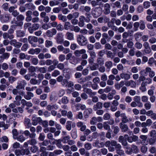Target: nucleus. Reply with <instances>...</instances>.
Returning a JSON list of instances; mask_svg holds the SVG:
<instances>
[{"label": "nucleus", "mask_w": 156, "mask_h": 156, "mask_svg": "<svg viewBox=\"0 0 156 156\" xmlns=\"http://www.w3.org/2000/svg\"><path fill=\"white\" fill-rule=\"evenodd\" d=\"M61 140L60 139H58L57 140V142H56L55 144L59 148H62L63 146L62 144H61Z\"/></svg>", "instance_id": "a211bd4d"}, {"label": "nucleus", "mask_w": 156, "mask_h": 156, "mask_svg": "<svg viewBox=\"0 0 156 156\" xmlns=\"http://www.w3.org/2000/svg\"><path fill=\"white\" fill-rule=\"evenodd\" d=\"M112 129H114L113 132L115 134L118 133L119 130V128L118 126H112Z\"/></svg>", "instance_id": "aec40b11"}, {"label": "nucleus", "mask_w": 156, "mask_h": 156, "mask_svg": "<svg viewBox=\"0 0 156 156\" xmlns=\"http://www.w3.org/2000/svg\"><path fill=\"white\" fill-rule=\"evenodd\" d=\"M105 66L107 67H110L112 66V62L111 61H108L105 62Z\"/></svg>", "instance_id": "052dcab7"}, {"label": "nucleus", "mask_w": 156, "mask_h": 156, "mask_svg": "<svg viewBox=\"0 0 156 156\" xmlns=\"http://www.w3.org/2000/svg\"><path fill=\"white\" fill-rule=\"evenodd\" d=\"M52 41L46 40L45 41V46L46 47H49L50 46H52Z\"/></svg>", "instance_id": "ea45409f"}, {"label": "nucleus", "mask_w": 156, "mask_h": 156, "mask_svg": "<svg viewBox=\"0 0 156 156\" xmlns=\"http://www.w3.org/2000/svg\"><path fill=\"white\" fill-rule=\"evenodd\" d=\"M32 124L34 126H36L38 124V122L35 119V117H33L32 118Z\"/></svg>", "instance_id": "864d4df0"}, {"label": "nucleus", "mask_w": 156, "mask_h": 156, "mask_svg": "<svg viewBox=\"0 0 156 156\" xmlns=\"http://www.w3.org/2000/svg\"><path fill=\"white\" fill-rule=\"evenodd\" d=\"M9 4L7 3H4L2 5V8L5 11H7L8 9Z\"/></svg>", "instance_id": "58836bf2"}, {"label": "nucleus", "mask_w": 156, "mask_h": 156, "mask_svg": "<svg viewBox=\"0 0 156 156\" xmlns=\"http://www.w3.org/2000/svg\"><path fill=\"white\" fill-rule=\"evenodd\" d=\"M77 41L78 44L80 46L85 45L87 43V39L82 35H80L78 36Z\"/></svg>", "instance_id": "f257e3e1"}, {"label": "nucleus", "mask_w": 156, "mask_h": 156, "mask_svg": "<svg viewBox=\"0 0 156 156\" xmlns=\"http://www.w3.org/2000/svg\"><path fill=\"white\" fill-rule=\"evenodd\" d=\"M2 69L4 70H6L8 68V65L6 63H3L2 66Z\"/></svg>", "instance_id": "4d7b16f0"}, {"label": "nucleus", "mask_w": 156, "mask_h": 156, "mask_svg": "<svg viewBox=\"0 0 156 156\" xmlns=\"http://www.w3.org/2000/svg\"><path fill=\"white\" fill-rule=\"evenodd\" d=\"M17 35L19 37H22L24 36V33L21 30H19L17 32Z\"/></svg>", "instance_id": "e433bc0d"}, {"label": "nucleus", "mask_w": 156, "mask_h": 156, "mask_svg": "<svg viewBox=\"0 0 156 156\" xmlns=\"http://www.w3.org/2000/svg\"><path fill=\"white\" fill-rule=\"evenodd\" d=\"M111 6L113 8H115V7L118 8H120V3L117 1L114 3L111 4Z\"/></svg>", "instance_id": "f8f14e48"}, {"label": "nucleus", "mask_w": 156, "mask_h": 156, "mask_svg": "<svg viewBox=\"0 0 156 156\" xmlns=\"http://www.w3.org/2000/svg\"><path fill=\"white\" fill-rule=\"evenodd\" d=\"M126 153L129 155L132 154L133 153L131 147H128L126 148Z\"/></svg>", "instance_id": "bb28decb"}, {"label": "nucleus", "mask_w": 156, "mask_h": 156, "mask_svg": "<svg viewBox=\"0 0 156 156\" xmlns=\"http://www.w3.org/2000/svg\"><path fill=\"white\" fill-rule=\"evenodd\" d=\"M80 9H81L84 10L86 12H89L90 10V8L88 6H82L81 7Z\"/></svg>", "instance_id": "2f4dec72"}, {"label": "nucleus", "mask_w": 156, "mask_h": 156, "mask_svg": "<svg viewBox=\"0 0 156 156\" xmlns=\"http://www.w3.org/2000/svg\"><path fill=\"white\" fill-rule=\"evenodd\" d=\"M32 63L34 65H37L38 63V60L37 58H34L31 59Z\"/></svg>", "instance_id": "37998d69"}, {"label": "nucleus", "mask_w": 156, "mask_h": 156, "mask_svg": "<svg viewBox=\"0 0 156 156\" xmlns=\"http://www.w3.org/2000/svg\"><path fill=\"white\" fill-rule=\"evenodd\" d=\"M142 34L141 33L137 32L134 34V37H135V40L136 41H138V39L140 37L139 36H141Z\"/></svg>", "instance_id": "4be33fe9"}, {"label": "nucleus", "mask_w": 156, "mask_h": 156, "mask_svg": "<svg viewBox=\"0 0 156 156\" xmlns=\"http://www.w3.org/2000/svg\"><path fill=\"white\" fill-rule=\"evenodd\" d=\"M56 41L58 44H62L63 41V40L62 38L61 37L59 34H57Z\"/></svg>", "instance_id": "9b49d317"}, {"label": "nucleus", "mask_w": 156, "mask_h": 156, "mask_svg": "<svg viewBox=\"0 0 156 156\" xmlns=\"http://www.w3.org/2000/svg\"><path fill=\"white\" fill-rule=\"evenodd\" d=\"M56 28L58 31H62L63 29V26L61 24H59L57 25Z\"/></svg>", "instance_id": "0e129e2a"}, {"label": "nucleus", "mask_w": 156, "mask_h": 156, "mask_svg": "<svg viewBox=\"0 0 156 156\" xmlns=\"http://www.w3.org/2000/svg\"><path fill=\"white\" fill-rule=\"evenodd\" d=\"M28 40L29 43L32 44L33 43L32 41H33L35 42H36L38 41V38L35 36L32 37L31 36H29L28 37Z\"/></svg>", "instance_id": "423d86ee"}, {"label": "nucleus", "mask_w": 156, "mask_h": 156, "mask_svg": "<svg viewBox=\"0 0 156 156\" xmlns=\"http://www.w3.org/2000/svg\"><path fill=\"white\" fill-rule=\"evenodd\" d=\"M110 117V114L108 113H106L104 114L103 116L104 119L105 120L109 119Z\"/></svg>", "instance_id": "3c124183"}, {"label": "nucleus", "mask_w": 156, "mask_h": 156, "mask_svg": "<svg viewBox=\"0 0 156 156\" xmlns=\"http://www.w3.org/2000/svg\"><path fill=\"white\" fill-rule=\"evenodd\" d=\"M70 133L71 136L73 139H76L77 136L76 129H73Z\"/></svg>", "instance_id": "1a4fd4ad"}, {"label": "nucleus", "mask_w": 156, "mask_h": 156, "mask_svg": "<svg viewBox=\"0 0 156 156\" xmlns=\"http://www.w3.org/2000/svg\"><path fill=\"white\" fill-rule=\"evenodd\" d=\"M70 138V137L69 136H67L64 137L62 139V141L63 143H66L67 142V141L68 142V141L69 140Z\"/></svg>", "instance_id": "a19ab883"}, {"label": "nucleus", "mask_w": 156, "mask_h": 156, "mask_svg": "<svg viewBox=\"0 0 156 156\" xmlns=\"http://www.w3.org/2000/svg\"><path fill=\"white\" fill-rule=\"evenodd\" d=\"M18 140L20 142H23L25 140V138L24 137L22 136L21 135L18 138Z\"/></svg>", "instance_id": "bf43d9fd"}, {"label": "nucleus", "mask_w": 156, "mask_h": 156, "mask_svg": "<svg viewBox=\"0 0 156 156\" xmlns=\"http://www.w3.org/2000/svg\"><path fill=\"white\" fill-rule=\"evenodd\" d=\"M62 148L65 151H67L69 149L70 147L68 145H65L63 146Z\"/></svg>", "instance_id": "338daca9"}, {"label": "nucleus", "mask_w": 156, "mask_h": 156, "mask_svg": "<svg viewBox=\"0 0 156 156\" xmlns=\"http://www.w3.org/2000/svg\"><path fill=\"white\" fill-rule=\"evenodd\" d=\"M134 100L137 103H138L140 101V96H135L134 98Z\"/></svg>", "instance_id": "8fccbe9b"}, {"label": "nucleus", "mask_w": 156, "mask_h": 156, "mask_svg": "<svg viewBox=\"0 0 156 156\" xmlns=\"http://www.w3.org/2000/svg\"><path fill=\"white\" fill-rule=\"evenodd\" d=\"M36 69H37L36 67H35L34 66H31L29 67L28 68V70L29 72H30L32 74L33 73L36 71Z\"/></svg>", "instance_id": "7c9ffc66"}, {"label": "nucleus", "mask_w": 156, "mask_h": 156, "mask_svg": "<svg viewBox=\"0 0 156 156\" xmlns=\"http://www.w3.org/2000/svg\"><path fill=\"white\" fill-rule=\"evenodd\" d=\"M25 6L29 9L34 10L35 9V6L32 3H27L25 5Z\"/></svg>", "instance_id": "9d476101"}, {"label": "nucleus", "mask_w": 156, "mask_h": 156, "mask_svg": "<svg viewBox=\"0 0 156 156\" xmlns=\"http://www.w3.org/2000/svg\"><path fill=\"white\" fill-rule=\"evenodd\" d=\"M147 150V148L145 145H143L140 148V151L144 153H146Z\"/></svg>", "instance_id": "cd10ccee"}, {"label": "nucleus", "mask_w": 156, "mask_h": 156, "mask_svg": "<svg viewBox=\"0 0 156 156\" xmlns=\"http://www.w3.org/2000/svg\"><path fill=\"white\" fill-rule=\"evenodd\" d=\"M136 10L139 13L142 12L144 10V9L143 6L141 5H139L137 8Z\"/></svg>", "instance_id": "c9c22d12"}, {"label": "nucleus", "mask_w": 156, "mask_h": 156, "mask_svg": "<svg viewBox=\"0 0 156 156\" xmlns=\"http://www.w3.org/2000/svg\"><path fill=\"white\" fill-rule=\"evenodd\" d=\"M102 13V10L100 7L95 8L92 11V14L94 18H97L100 16Z\"/></svg>", "instance_id": "f03ea898"}, {"label": "nucleus", "mask_w": 156, "mask_h": 156, "mask_svg": "<svg viewBox=\"0 0 156 156\" xmlns=\"http://www.w3.org/2000/svg\"><path fill=\"white\" fill-rule=\"evenodd\" d=\"M36 68L37 69V71H39L41 73H43L46 72V69L44 67L40 68L38 66H36Z\"/></svg>", "instance_id": "2eb2a0df"}, {"label": "nucleus", "mask_w": 156, "mask_h": 156, "mask_svg": "<svg viewBox=\"0 0 156 156\" xmlns=\"http://www.w3.org/2000/svg\"><path fill=\"white\" fill-rule=\"evenodd\" d=\"M30 82L31 84L33 85L36 84L38 83L37 80L34 78L31 79L30 81Z\"/></svg>", "instance_id": "49530a36"}, {"label": "nucleus", "mask_w": 156, "mask_h": 156, "mask_svg": "<svg viewBox=\"0 0 156 156\" xmlns=\"http://www.w3.org/2000/svg\"><path fill=\"white\" fill-rule=\"evenodd\" d=\"M10 18V15L6 14H1L0 15V20L2 23L8 22Z\"/></svg>", "instance_id": "7ed1b4c3"}, {"label": "nucleus", "mask_w": 156, "mask_h": 156, "mask_svg": "<svg viewBox=\"0 0 156 156\" xmlns=\"http://www.w3.org/2000/svg\"><path fill=\"white\" fill-rule=\"evenodd\" d=\"M38 147L35 145H34L32 147H31L30 148V151L33 153H35L37 151Z\"/></svg>", "instance_id": "393cba45"}, {"label": "nucleus", "mask_w": 156, "mask_h": 156, "mask_svg": "<svg viewBox=\"0 0 156 156\" xmlns=\"http://www.w3.org/2000/svg\"><path fill=\"white\" fill-rule=\"evenodd\" d=\"M28 47V45L27 44H23L21 48V50L23 51H26Z\"/></svg>", "instance_id": "09e8293b"}, {"label": "nucleus", "mask_w": 156, "mask_h": 156, "mask_svg": "<svg viewBox=\"0 0 156 156\" xmlns=\"http://www.w3.org/2000/svg\"><path fill=\"white\" fill-rule=\"evenodd\" d=\"M9 82L11 83H13L14 81L16 80V78L12 76H10L9 77Z\"/></svg>", "instance_id": "79ce46f5"}, {"label": "nucleus", "mask_w": 156, "mask_h": 156, "mask_svg": "<svg viewBox=\"0 0 156 156\" xmlns=\"http://www.w3.org/2000/svg\"><path fill=\"white\" fill-rule=\"evenodd\" d=\"M98 67V65L97 63H95V65H93L90 67V69L91 70H94L97 69V67Z\"/></svg>", "instance_id": "de8ad7c7"}, {"label": "nucleus", "mask_w": 156, "mask_h": 156, "mask_svg": "<svg viewBox=\"0 0 156 156\" xmlns=\"http://www.w3.org/2000/svg\"><path fill=\"white\" fill-rule=\"evenodd\" d=\"M155 142V140L154 138H151L149 141V143L150 145L153 144Z\"/></svg>", "instance_id": "680f3d73"}, {"label": "nucleus", "mask_w": 156, "mask_h": 156, "mask_svg": "<svg viewBox=\"0 0 156 156\" xmlns=\"http://www.w3.org/2000/svg\"><path fill=\"white\" fill-rule=\"evenodd\" d=\"M16 19L18 21H22L24 19V17L23 15L20 14L17 16Z\"/></svg>", "instance_id": "c85d7f7f"}, {"label": "nucleus", "mask_w": 156, "mask_h": 156, "mask_svg": "<svg viewBox=\"0 0 156 156\" xmlns=\"http://www.w3.org/2000/svg\"><path fill=\"white\" fill-rule=\"evenodd\" d=\"M63 151L61 150H55L54 151V153L56 155H59L61 154Z\"/></svg>", "instance_id": "5fc2aeb1"}, {"label": "nucleus", "mask_w": 156, "mask_h": 156, "mask_svg": "<svg viewBox=\"0 0 156 156\" xmlns=\"http://www.w3.org/2000/svg\"><path fill=\"white\" fill-rule=\"evenodd\" d=\"M150 2L148 1L144 2L143 3V5L145 9L148 8L150 6Z\"/></svg>", "instance_id": "c756f323"}, {"label": "nucleus", "mask_w": 156, "mask_h": 156, "mask_svg": "<svg viewBox=\"0 0 156 156\" xmlns=\"http://www.w3.org/2000/svg\"><path fill=\"white\" fill-rule=\"evenodd\" d=\"M150 136L153 138H154L156 136V132L155 130H152L150 133Z\"/></svg>", "instance_id": "4c0bfd02"}, {"label": "nucleus", "mask_w": 156, "mask_h": 156, "mask_svg": "<svg viewBox=\"0 0 156 156\" xmlns=\"http://www.w3.org/2000/svg\"><path fill=\"white\" fill-rule=\"evenodd\" d=\"M58 18L59 20H62L63 22H66L67 20L66 17L65 16H62L61 14H58Z\"/></svg>", "instance_id": "dca6fc26"}, {"label": "nucleus", "mask_w": 156, "mask_h": 156, "mask_svg": "<svg viewBox=\"0 0 156 156\" xmlns=\"http://www.w3.org/2000/svg\"><path fill=\"white\" fill-rule=\"evenodd\" d=\"M97 62L98 65L99 64L100 66H102L104 64V58H99L97 59Z\"/></svg>", "instance_id": "6ab92c4d"}, {"label": "nucleus", "mask_w": 156, "mask_h": 156, "mask_svg": "<svg viewBox=\"0 0 156 156\" xmlns=\"http://www.w3.org/2000/svg\"><path fill=\"white\" fill-rule=\"evenodd\" d=\"M59 60L60 62H63L65 59V56L64 55H60L58 57Z\"/></svg>", "instance_id": "603ef678"}, {"label": "nucleus", "mask_w": 156, "mask_h": 156, "mask_svg": "<svg viewBox=\"0 0 156 156\" xmlns=\"http://www.w3.org/2000/svg\"><path fill=\"white\" fill-rule=\"evenodd\" d=\"M20 144L17 142H15L13 145V147L14 148H17L19 147Z\"/></svg>", "instance_id": "69168bd1"}, {"label": "nucleus", "mask_w": 156, "mask_h": 156, "mask_svg": "<svg viewBox=\"0 0 156 156\" xmlns=\"http://www.w3.org/2000/svg\"><path fill=\"white\" fill-rule=\"evenodd\" d=\"M32 27L34 30H37L39 27V24L37 23L34 24L32 25Z\"/></svg>", "instance_id": "e2e57ef3"}, {"label": "nucleus", "mask_w": 156, "mask_h": 156, "mask_svg": "<svg viewBox=\"0 0 156 156\" xmlns=\"http://www.w3.org/2000/svg\"><path fill=\"white\" fill-rule=\"evenodd\" d=\"M70 25V23L69 22H66L64 25V28L66 30H68Z\"/></svg>", "instance_id": "c03bdc74"}, {"label": "nucleus", "mask_w": 156, "mask_h": 156, "mask_svg": "<svg viewBox=\"0 0 156 156\" xmlns=\"http://www.w3.org/2000/svg\"><path fill=\"white\" fill-rule=\"evenodd\" d=\"M133 45V43L132 41H129L127 42V46L128 48H132Z\"/></svg>", "instance_id": "774afa93"}, {"label": "nucleus", "mask_w": 156, "mask_h": 156, "mask_svg": "<svg viewBox=\"0 0 156 156\" xmlns=\"http://www.w3.org/2000/svg\"><path fill=\"white\" fill-rule=\"evenodd\" d=\"M120 127L123 132L127 131L128 129L127 126L126 124H123L121 122L119 124Z\"/></svg>", "instance_id": "0eeeda50"}, {"label": "nucleus", "mask_w": 156, "mask_h": 156, "mask_svg": "<svg viewBox=\"0 0 156 156\" xmlns=\"http://www.w3.org/2000/svg\"><path fill=\"white\" fill-rule=\"evenodd\" d=\"M43 141V142H42L39 143L40 147H41L42 145L47 146L49 143V140H44V141Z\"/></svg>", "instance_id": "4468645a"}, {"label": "nucleus", "mask_w": 156, "mask_h": 156, "mask_svg": "<svg viewBox=\"0 0 156 156\" xmlns=\"http://www.w3.org/2000/svg\"><path fill=\"white\" fill-rule=\"evenodd\" d=\"M60 74V72L58 70H55L52 73L51 75L52 76L56 77Z\"/></svg>", "instance_id": "a878e982"}, {"label": "nucleus", "mask_w": 156, "mask_h": 156, "mask_svg": "<svg viewBox=\"0 0 156 156\" xmlns=\"http://www.w3.org/2000/svg\"><path fill=\"white\" fill-rule=\"evenodd\" d=\"M62 103L64 104H66L68 102L69 100L66 96H64L62 98Z\"/></svg>", "instance_id": "473e14b6"}, {"label": "nucleus", "mask_w": 156, "mask_h": 156, "mask_svg": "<svg viewBox=\"0 0 156 156\" xmlns=\"http://www.w3.org/2000/svg\"><path fill=\"white\" fill-rule=\"evenodd\" d=\"M131 148L132 149L133 153H138V150L137 147L135 145H133L131 147Z\"/></svg>", "instance_id": "412c9836"}, {"label": "nucleus", "mask_w": 156, "mask_h": 156, "mask_svg": "<svg viewBox=\"0 0 156 156\" xmlns=\"http://www.w3.org/2000/svg\"><path fill=\"white\" fill-rule=\"evenodd\" d=\"M92 110L91 108L86 109L83 112V115L85 118H87L89 117V115L92 113Z\"/></svg>", "instance_id": "39448f33"}, {"label": "nucleus", "mask_w": 156, "mask_h": 156, "mask_svg": "<svg viewBox=\"0 0 156 156\" xmlns=\"http://www.w3.org/2000/svg\"><path fill=\"white\" fill-rule=\"evenodd\" d=\"M14 23L13 21H12V23ZM16 26H19L20 27H22L23 24V21H15L14 22Z\"/></svg>", "instance_id": "b1692460"}, {"label": "nucleus", "mask_w": 156, "mask_h": 156, "mask_svg": "<svg viewBox=\"0 0 156 156\" xmlns=\"http://www.w3.org/2000/svg\"><path fill=\"white\" fill-rule=\"evenodd\" d=\"M68 79H67L66 78L63 79V80L61 84L63 86L65 85H66V86H67V84L68 83Z\"/></svg>", "instance_id": "6e6d98bb"}, {"label": "nucleus", "mask_w": 156, "mask_h": 156, "mask_svg": "<svg viewBox=\"0 0 156 156\" xmlns=\"http://www.w3.org/2000/svg\"><path fill=\"white\" fill-rule=\"evenodd\" d=\"M63 74L64 77L67 79H69L71 76V71L68 68H65L63 70Z\"/></svg>", "instance_id": "20e7f679"}, {"label": "nucleus", "mask_w": 156, "mask_h": 156, "mask_svg": "<svg viewBox=\"0 0 156 156\" xmlns=\"http://www.w3.org/2000/svg\"><path fill=\"white\" fill-rule=\"evenodd\" d=\"M72 123V121H68L66 122V129L68 131H70L71 129Z\"/></svg>", "instance_id": "ddd939ff"}, {"label": "nucleus", "mask_w": 156, "mask_h": 156, "mask_svg": "<svg viewBox=\"0 0 156 156\" xmlns=\"http://www.w3.org/2000/svg\"><path fill=\"white\" fill-rule=\"evenodd\" d=\"M135 46L136 48L138 49H141L142 47V44L139 42H136L135 45Z\"/></svg>", "instance_id": "a18cd8bd"}, {"label": "nucleus", "mask_w": 156, "mask_h": 156, "mask_svg": "<svg viewBox=\"0 0 156 156\" xmlns=\"http://www.w3.org/2000/svg\"><path fill=\"white\" fill-rule=\"evenodd\" d=\"M66 35L67 37V39L71 40H72L73 38V34L71 33L67 32L66 33Z\"/></svg>", "instance_id": "5701e85b"}, {"label": "nucleus", "mask_w": 156, "mask_h": 156, "mask_svg": "<svg viewBox=\"0 0 156 156\" xmlns=\"http://www.w3.org/2000/svg\"><path fill=\"white\" fill-rule=\"evenodd\" d=\"M104 128L105 130H108V131L111 130L110 126L108 125V122H105L103 124Z\"/></svg>", "instance_id": "f3484780"}, {"label": "nucleus", "mask_w": 156, "mask_h": 156, "mask_svg": "<svg viewBox=\"0 0 156 156\" xmlns=\"http://www.w3.org/2000/svg\"><path fill=\"white\" fill-rule=\"evenodd\" d=\"M28 142L29 144L32 145H34L37 143L36 140L33 139L28 141Z\"/></svg>", "instance_id": "f704fd0d"}, {"label": "nucleus", "mask_w": 156, "mask_h": 156, "mask_svg": "<svg viewBox=\"0 0 156 156\" xmlns=\"http://www.w3.org/2000/svg\"><path fill=\"white\" fill-rule=\"evenodd\" d=\"M64 65L62 63H60L58 64L57 66V68L60 69L62 70L64 69Z\"/></svg>", "instance_id": "13d9d810"}, {"label": "nucleus", "mask_w": 156, "mask_h": 156, "mask_svg": "<svg viewBox=\"0 0 156 156\" xmlns=\"http://www.w3.org/2000/svg\"><path fill=\"white\" fill-rule=\"evenodd\" d=\"M45 138V136L44 133H40L38 137V140L40 141H44Z\"/></svg>", "instance_id": "72a5a7b5"}, {"label": "nucleus", "mask_w": 156, "mask_h": 156, "mask_svg": "<svg viewBox=\"0 0 156 156\" xmlns=\"http://www.w3.org/2000/svg\"><path fill=\"white\" fill-rule=\"evenodd\" d=\"M32 14L31 11L28 10L26 12V15L27 17L26 18V20L27 22H29L31 20V15Z\"/></svg>", "instance_id": "6e6552de"}]
</instances>
